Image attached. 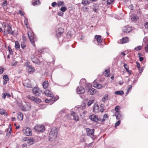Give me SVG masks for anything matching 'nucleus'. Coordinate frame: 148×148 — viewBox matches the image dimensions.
Instances as JSON below:
<instances>
[{"label": "nucleus", "instance_id": "1", "mask_svg": "<svg viewBox=\"0 0 148 148\" xmlns=\"http://www.w3.org/2000/svg\"><path fill=\"white\" fill-rule=\"evenodd\" d=\"M40 53L39 51H36L35 56L31 57V60L33 62L39 64L42 61L43 59L42 58Z\"/></svg>", "mask_w": 148, "mask_h": 148}, {"label": "nucleus", "instance_id": "2", "mask_svg": "<svg viewBox=\"0 0 148 148\" xmlns=\"http://www.w3.org/2000/svg\"><path fill=\"white\" fill-rule=\"evenodd\" d=\"M58 132V130L56 128H53L51 130L49 136V140L52 141L57 138Z\"/></svg>", "mask_w": 148, "mask_h": 148}, {"label": "nucleus", "instance_id": "3", "mask_svg": "<svg viewBox=\"0 0 148 148\" xmlns=\"http://www.w3.org/2000/svg\"><path fill=\"white\" fill-rule=\"evenodd\" d=\"M28 35L32 44L33 46H35L34 42L37 40L36 36L31 30L28 32Z\"/></svg>", "mask_w": 148, "mask_h": 148}, {"label": "nucleus", "instance_id": "4", "mask_svg": "<svg viewBox=\"0 0 148 148\" xmlns=\"http://www.w3.org/2000/svg\"><path fill=\"white\" fill-rule=\"evenodd\" d=\"M34 129L36 131L39 132H43L45 129V127L42 125H36Z\"/></svg>", "mask_w": 148, "mask_h": 148}, {"label": "nucleus", "instance_id": "5", "mask_svg": "<svg viewBox=\"0 0 148 148\" xmlns=\"http://www.w3.org/2000/svg\"><path fill=\"white\" fill-rule=\"evenodd\" d=\"M24 134L26 136H30L32 134L31 129L29 127H25L23 130Z\"/></svg>", "mask_w": 148, "mask_h": 148}, {"label": "nucleus", "instance_id": "6", "mask_svg": "<svg viewBox=\"0 0 148 148\" xmlns=\"http://www.w3.org/2000/svg\"><path fill=\"white\" fill-rule=\"evenodd\" d=\"M27 97L29 99L34 101L36 103H39L41 101V100L38 98L30 95L28 96Z\"/></svg>", "mask_w": 148, "mask_h": 148}, {"label": "nucleus", "instance_id": "7", "mask_svg": "<svg viewBox=\"0 0 148 148\" xmlns=\"http://www.w3.org/2000/svg\"><path fill=\"white\" fill-rule=\"evenodd\" d=\"M32 91L34 94L37 96H39L40 94L41 91L38 88H34Z\"/></svg>", "mask_w": 148, "mask_h": 148}, {"label": "nucleus", "instance_id": "8", "mask_svg": "<svg viewBox=\"0 0 148 148\" xmlns=\"http://www.w3.org/2000/svg\"><path fill=\"white\" fill-rule=\"evenodd\" d=\"M52 98L49 99H46L45 100V101L46 103H49L52 102H53L51 104H52L55 101H57L59 98V97L58 96H56L55 97H51Z\"/></svg>", "mask_w": 148, "mask_h": 148}, {"label": "nucleus", "instance_id": "9", "mask_svg": "<svg viewBox=\"0 0 148 148\" xmlns=\"http://www.w3.org/2000/svg\"><path fill=\"white\" fill-rule=\"evenodd\" d=\"M77 91L78 94H82L85 92V90L84 88L83 87L79 86L77 88Z\"/></svg>", "mask_w": 148, "mask_h": 148}, {"label": "nucleus", "instance_id": "10", "mask_svg": "<svg viewBox=\"0 0 148 148\" xmlns=\"http://www.w3.org/2000/svg\"><path fill=\"white\" fill-rule=\"evenodd\" d=\"M86 131L87 132V135L88 136H93L94 134V129H90L88 128H87L86 129Z\"/></svg>", "mask_w": 148, "mask_h": 148}, {"label": "nucleus", "instance_id": "11", "mask_svg": "<svg viewBox=\"0 0 148 148\" xmlns=\"http://www.w3.org/2000/svg\"><path fill=\"white\" fill-rule=\"evenodd\" d=\"M89 118L92 121L96 122H97L99 121L98 118L97 116L94 114L90 115L89 116Z\"/></svg>", "mask_w": 148, "mask_h": 148}, {"label": "nucleus", "instance_id": "12", "mask_svg": "<svg viewBox=\"0 0 148 148\" xmlns=\"http://www.w3.org/2000/svg\"><path fill=\"white\" fill-rule=\"evenodd\" d=\"M7 32L9 34L12 35L14 33V31L12 30L11 26L9 24H7Z\"/></svg>", "mask_w": 148, "mask_h": 148}, {"label": "nucleus", "instance_id": "13", "mask_svg": "<svg viewBox=\"0 0 148 148\" xmlns=\"http://www.w3.org/2000/svg\"><path fill=\"white\" fill-rule=\"evenodd\" d=\"M71 116H73V119L76 121H77L79 120V117L73 111H71Z\"/></svg>", "mask_w": 148, "mask_h": 148}, {"label": "nucleus", "instance_id": "14", "mask_svg": "<svg viewBox=\"0 0 148 148\" xmlns=\"http://www.w3.org/2000/svg\"><path fill=\"white\" fill-rule=\"evenodd\" d=\"M64 32V30L62 28H59L57 30L56 35L58 37H60Z\"/></svg>", "mask_w": 148, "mask_h": 148}, {"label": "nucleus", "instance_id": "15", "mask_svg": "<svg viewBox=\"0 0 148 148\" xmlns=\"http://www.w3.org/2000/svg\"><path fill=\"white\" fill-rule=\"evenodd\" d=\"M143 42L146 44H147L145 48V50L147 52H148V37H145L143 39Z\"/></svg>", "mask_w": 148, "mask_h": 148}, {"label": "nucleus", "instance_id": "16", "mask_svg": "<svg viewBox=\"0 0 148 148\" xmlns=\"http://www.w3.org/2000/svg\"><path fill=\"white\" fill-rule=\"evenodd\" d=\"M45 95L48 97H54L52 93L49 90H47L44 92Z\"/></svg>", "mask_w": 148, "mask_h": 148}, {"label": "nucleus", "instance_id": "17", "mask_svg": "<svg viewBox=\"0 0 148 148\" xmlns=\"http://www.w3.org/2000/svg\"><path fill=\"white\" fill-rule=\"evenodd\" d=\"M23 85L25 87H26L31 88L32 87L31 82L29 80H26L23 84Z\"/></svg>", "mask_w": 148, "mask_h": 148}, {"label": "nucleus", "instance_id": "18", "mask_svg": "<svg viewBox=\"0 0 148 148\" xmlns=\"http://www.w3.org/2000/svg\"><path fill=\"white\" fill-rule=\"evenodd\" d=\"M93 86L98 89H101L103 87L101 85L99 84L97 82L94 81L93 83Z\"/></svg>", "mask_w": 148, "mask_h": 148}, {"label": "nucleus", "instance_id": "19", "mask_svg": "<svg viewBox=\"0 0 148 148\" xmlns=\"http://www.w3.org/2000/svg\"><path fill=\"white\" fill-rule=\"evenodd\" d=\"M131 30V28L128 26L123 27V31L125 33H128Z\"/></svg>", "mask_w": 148, "mask_h": 148}, {"label": "nucleus", "instance_id": "20", "mask_svg": "<svg viewBox=\"0 0 148 148\" xmlns=\"http://www.w3.org/2000/svg\"><path fill=\"white\" fill-rule=\"evenodd\" d=\"M93 111L95 113H98L99 112V107L97 104H95L93 107Z\"/></svg>", "mask_w": 148, "mask_h": 148}, {"label": "nucleus", "instance_id": "21", "mask_svg": "<svg viewBox=\"0 0 148 148\" xmlns=\"http://www.w3.org/2000/svg\"><path fill=\"white\" fill-rule=\"evenodd\" d=\"M95 38L98 42H101L102 41V39L101 38L100 36L96 35Z\"/></svg>", "mask_w": 148, "mask_h": 148}, {"label": "nucleus", "instance_id": "22", "mask_svg": "<svg viewBox=\"0 0 148 148\" xmlns=\"http://www.w3.org/2000/svg\"><path fill=\"white\" fill-rule=\"evenodd\" d=\"M27 70L28 72L32 73L34 70V69L31 66H27Z\"/></svg>", "mask_w": 148, "mask_h": 148}, {"label": "nucleus", "instance_id": "23", "mask_svg": "<svg viewBox=\"0 0 148 148\" xmlns=\"http://www.w3.org/2000/svg\"><path fill=\"white\" fill-rule=\"evenodd\" d=\"M18 119L20 121L23 120V114L21 112H19L18 114Z\"/></svg>", "mask_w": 148, "mask_h": 148}, {"label": "nucleus", "instance_id": "24", "mask_svg": "<svg viewBox=\"0 0 148 148\" xmlns=\"http://www.w3.org/2000/svg\"><path fill=\"white\" fill-rule=\"evenodd\" d=\"M42 86L44 89L47 88L48 87L49 83L47 81H45L42 84Z\"/></svg>", "mask_w": 148, "mask_h": 148}, {"label": "nucleus", "instance_id": "25", "mask_svg": "<svg viewBox=\"0 0 148 148\" xmlns=\"http://www.w3.org/2000/svg\"><path fill=\"white\" fill-rule=\"evenodd\" d=\"M128 41L127 37L123 38L121 40V43H124L127 42Z\"/></svg>", "mask_w": 148, "mask_h": 148}, {"label": "nucleus", "instance_id": "26", "mask_svg": "<svg viewBox=\"0 0 148 148\" xmlns=\"http://www.w3.org/2000/svg\"><path fill=\"white\" fill-rule=\"evenodd\" d=\"M0 114L1 115L3 114L5 116H7L8 115V114L6 112V111L2 109H0Z\"/></svg>", "mask_w": 148, "mask_h": 148}, {"label": "nucleus", "instance_id": "27", "mask_svg": "<svg viewBox=\"0 0 148 148\" xmlns=\"http://www.w3.org/2000/svg\"><path fill=\"white\" fill-rule=\"evenodd\" d=\"M90 94V95H93L95 94L96 92V90L94 88H92L90 89L89 91Z\"/></svg>", "mask_w": 148, "mask_h": 148}, {"label": "nucleus", "instance_id": "28", "mask_svg": "<svg viewBox=\"0 0 148 148\" xmlns=\"http://www.w3.org/2000/svg\"><path fill=\"white\" fill-rule=\"evenodd\" d=\"M82 3L84 5H87L89 4L90 3L88 0H82Z\"/></svg>", "mask_w": 148, "mask_h": 148}, {"label": "nucleus", "instance_id": "29", "mask_svg": "<svg viewBox=\"0 0 148 148\" xmlns=\"http://www.w3.org/2000/svg\"><path fill=\"white\" fill-rule=\"evenodd\" d=\"M115 115L116 119H120L121 117V115L119 112H116L115 114Z\"/></svg>", "mask_w": 148, "mask_h": 148}, {"label": "nucleus", "instance_id": "30", "mask_svg": "<svg viewBox=\"0 0 148 148\" xmlns=\"http://www.w3.org/2000/svg\"><path fill=\"white\" fill-rule=\"evenodd\" d=\"M95 101V99H90L88 101V103H87V105L88 106H90V105L94 103Z\"/></svg>", "mask_w": 148, "mask_h": 148}, {"label": "nucleus", "instance_id": "31", "mask_svg": "<svg viewBox=\"0 0 148 148\" xmlns=\"http://www.w3.org/2000/svg\"><path fill=\"white\" fill-rule=\"evenodd\" d=\"M114 93L117 95H121L123 94L124 92L123 90L117 91L115 92Z\"/></svg>", "mask_w": 148, "mask_h": 148}, {"label": "nucleus", "instance_id": "32", "mask_svg": "<svg viewBox=\"0 0 148 148\" xmlns=\"http://www.w3.org/2000/svg\"><path fill=\"white\" fill-rule=\"evenodd\" d=\"M86 80L84 79H82L79 82V84L81 85H84L86 84Z\"/></svg>", "mask_w": 148, "mask_h": 148}, {"label": "nucleus", "instance_id": "33", "mask_svg": "<svg viewBox=\"0 0 148 148\" xmlns=\"http://www.w3.org/2000/svg\"><path fill=\"white\" fill-rule=\"evenodd\" d=\"M103 74L104 75L106 76H109L110 75L109 69H106L104 72Z\"/></svg>", "mask_w": 148, "mask_h": 148}, {"label": "nucleus", "instance_id": "34", "mask_svg": "<svg viewBox=\"0 0 148 148\" xmlns=\"http://www.w3.org/2000/svg\"><path fill=\"white\" fill-rule=\"evenodd\" d=\"M92 87V85L91 84H87L86 86V89L87 90H88V91H89V90L91 89V88Z\"/></svg>", "mask_w": 148, "mask_h": 148}, {"label": "nucleus", "instance_id": "35", "mask_svg": "<svg viewBox=\"0 0 148 148\" xmlns=\"http://www.w3.org/2000/svg\"><path fill=\"white\" fill-rule=\"evenodd\" d=\"M15 48L17 50L19 49L20 48V45L18 42L17 41L15 42Z\"/></svg>", "mask_w": 148, "mask_h": 148}, {"label": "nucleus", "instance_id": "36", "mask_svg": "<svg viewBox=\"0 0 148 148\" xmlns=\"http://www.w3.org/2000/svg\"><path fill=\"white\" fill-rule=\"evenodd\" d=\"M57 5L58 7H60L62 5H64V2L63 1H61L60 2H58L57 3Z\"/></svg>", "mask_w": 148, "mask_h": 148}, {"label": "nucleus", "instance_id": "37", "mask_svg": "<svg viewBox=\"0 0 148 148\" xmlns=\"http://www.w3.org/2000/svg\"><path fill=\"white\" fill-rule=\"evenodd\" d=\"M105 105L103 104H101L100 105V111L101 112H103L104 110Z\"/></svg>", "mask_w": 148, "mask_h": 148}, {"label": "nucleus", "instance_id": "38", "mask_svg": "<svg viewBox=\"0 0 148 148\" xmlns=\"http://www.w3.org/2000/svg\"><path fill=\"white\" fill-rule=\"evenodd\" d=\"M131 18L132 21H135L137 19V16L135 14L132 15L131 16Z\"/></svg>", "mask_w": 148, "mask_h": 148}, {"label": "nucleus", "instance_id": "39", "mask_svg": "<svg viewBox=\"0 0 148 148\" xmlns=\"http://www.w3.org/2000/svg\"><path fill=\"white\" fill-rule=\"evenodd\" d=\"M32 4L35 6L36 5L40 4V3L39 0H36L35 1L32 3Z\"/></svg>", "mask_w": 148, "mask_h": 148}, {"label": "nucleus", "instance_id": "40", "mask_svg": "<svg viewBox=\"0 0 148 148\" xmlns=\"http://www.w3.org/2000/svg\"><path fill=\"white\" fill-rule=\"evenodd\" d=\"M108 96L107 95L106 96H104L103 97L102 99V101L103 102H104L105 101L108 100Z\"/></svg>", "mask_w": 148, "mask_h": 148}, {"label": "nucleus", "instance_id": "41", "mask_svg": "<svg viewBox=\"0 0 148 148\" xmlns=\"http://www.w3.org/2000/svg\"><path fill=\"white\" fill-rule=\"evenodd\" d=\"M87 114V111H84L82 113L80 114V116L82 117H84L85 116V115L86 114Z\"/></svg>", "mask_w": 148, "mask_h": 148}, {"label": "nucleus", "instance_id": "42", "mask_svg": "<svg viewBox=\"0 0 148 148\" xmlns=\"http://www.w3.org/2000/svg\"><path fill=\"white\" fill-rule=\"evenodd\" d=\"M28 19L26 18H25V21H24V23L26 26V27L28 28V27L27 26V25L28 24Z\"/></svg>", "mask_w": 148, "mask_h": 148}, {"label": "nucleus", "instance_id": "43", "mask_svg": "<svg viewBox=\"0 0 148 148\" xmlns=\"http://www.w3.org/2000/svg\"><path fill=\"white\" fill-rule=\"evenodd\" d=\"M120 107L118 106H116L115 108V110L116 111V112H119V111L120 109Z\"/></svg>", "mask_w": 148, "mask_h": 148}, {"label": "nucleus", "instance_id": "44", "mask_svg": "<svg viewBox=\"0 0 148 148\" xmlns=\"http://www.w3.org/2000/svg\"><path fill=\"white\" fill-rule=\"evenodd\" d=\"M142 46H138L137 47H135L134 50H135L136 51H139L140 50L142 47Z\"/></svg>", "mask_w": 148, "mask_h": 148}, {"label": "nucleus", "instance_id": "45", "mask_svg": "<svg viewBox=\"0 0 148 148\" xmlns=\"http://www.w3.org/2000/svg\"><path fill=\"white\" fill-rule=\"evenodd\" d=\"M66 9L67 8L66 7L62 6L60 8V10L62 12H64L66 10Z\"/></svg>", "mask_w": 148, "mask_h": 148}, {"label": "nucleus", "instance_id": "46", "mask_svg": "<svg viewBox=\"0 0 148 148\" xmlns=\"http://www.w3.org/2000/svg\"><path fill=\"white\" fill-rule=\"evenodd\" d=\"M7 93L5 92L3 93L2 94V98L4 99H5L6 96H7Z\"/></svg>", "mask_w": 148, "mask_h": 148}, {"label": "nucleus", "instance_id": "47", "mask_svg": "<svg viewBox=\"0 0 148 148\" xmlns=\"http://www.w3.org/2000/svg\"><path fill=\"white\" fill-rule=\"evenodd\" d=\"M3 79L5 81V82H7V81L8 80V75H4L3 77Z\"/></svg>", "mask_w": 148, "mask_h": 148}, {"label": "nucleus", "instance_id": "48", "mask_svg": "<svg viewBox=\"0 0 148 148\" xmlns=\"http://www.w3.org/2000/svg\"><path fill=\"white\" fill-rule=\"evenodd\" d=\"M114 0H108L107 1V4H110L114 2Z\"/></svg>", "mask_w": 148, "mask_h": 148}, {"label": "nucleus", "instance_id": "49", "mask_svg": "<svg viewBox=\"0 0 148 148\" xmlns=\"http://www.w3.org/2000/svg\"><path fill=\"white\" fill-rule=\"evenodd\" d=\"M104 118L103 119V120L102 121H105V119H104V118H107L108 117V115L107 114H105L103 115Z\"/></svg>", "mask_w": 148, "mask_h": 148}, {"label": "nucleus", "instance_id": "50", "mask_svg": "<svg viewBox=\"0 0 148 148\" xmlns=\"http://www.w3.org/2000/svg\"><path fill=\"white\" fill-rule=\"evenodd\" d=\"M120 123V120H119L118 121H117L115 125V127H116L117 126H119Z\"/></svg>", "mask_w": 148, "mask_h": 148}, {"label": "nucleus", "instance_id": "51", "mask_svg": "<svg viewBox=\"0 0 148 148\" xmlns=\"http://www.w3.org/2000/svg\"><path fill=\"white\" fill-rule=\"evenodd\" d=\"M8 49L10 54H13V52L12 51V49L9 47H8Z\"/></svg>", "mask_w": 148, "mask_h": 148}, {"label": "nucleus", "instance_id": "52", "mask_svg": "<svg viewBox=\"0 0 148 148\" xmlns=\"http://www.w3.org/2000/svg\"><path fill=\"white\" fill-rule=\"evenodd\" d=\"M21 47L23 49H24L26 45H25L24 42H23L21 43Z\"/></svg>", "mask_w": 148, "mask_h": 148}, {"label": "nucleus", "instance_id": "53", "mask_svg": "<svg viewBox=\"0 0 148 148\" xmlns=\"http://www.w3.org/2000/svg\"><path fill=\"white\" fill-rule=\"evenodd\" d=\"M132 85H130L129 86V88H128L127 90V92L126 93V94H128V92H129V90L131 89L132 88Z\"/></svg>", "mask_w": 148, "mask_h": 148}, {"label": "nucleus", "instance_id": "54", "mask_svg": "<svg viewBox=\"0 0 148 148\" xmlns=\"http://www.w3.org/2000/svg\"><path fill=\"white\" fill-rule=\"evenodd\" d=\"M2 5L3 6H6L7 5V1H3L2 3Z\"/></svg>", "mask_w": 148, "mask_h": 148}, {"label": "nucleus", "instance_id": "55", "mask_svg": "<svg viewBox=\"0 0 148 148\" xmlns=\"http://www.w3.org/2000/svg\"><path fill=\"white\" fill-rule=\"evenodd\" d=\"M57 4V3L56 2H54L51 4V5L53 7H54Z\"/></svg>", "mask_w": 148, "mask_h": 148}, {"label": "nucleus", "instance_id": "56", "mask_svg": "<svg viewBox=\"0 0 148 148\" xmlns=\"http://www.w3.org/2000/svg\"><path fill=\"white\" fill-rule=\"evenodd\" d=\"M17 64V62H15L14 63L12 62L11 63V65L12 66H16Z\"/></svg>", "mask_w": 148, "mask_h": 148}, {"label": "nucleus", "instance_id": "57", "mask_svg": "<svg viewBox=\"0 0 148 148\" xmlns=\"http://www.w3.org/2000/svg\"><path fill=\"white\" fill-rule=\"evenodd\" d=\"M124 66L126 70H127V69H128L129 68L128 66L126 64H124Z\"/></svg>", "mask_w": 148, "mask_h": 148}, {"label": "nucleus", "instance_id": "58", "mask_svg": "<svg viewBox=\"0 0 148 148\" xmlns=\"http://www.w3.org/2000/svg\"><path fill=\"white\" fill-rule=\"evenodd\" d=\"M144 26L146 28L148 29V22L145 23Z\"/></svg>", "mask_w": 148, "mask_h": 148}, {"label": "nucleus", "instance_id": "59", "mask_svg": "<svg viewBox=\"0 0 148 148\" xmlns=\"http://www.w3.org/2000/svg\"><path fill=\"white\" fill-rule=\"evenodd\" d=\"M58 14L60 16H62L63 14V13L62 12H58Z\"/></svg>", "mask_w": 148, "mask_h": 148}, {"label": "nucleus", "instance_id": "60", "mask_svg": "<svg viewBox=\"0 0 148 148\" xmlns=\"http://www.w3.org/2000/svg\"><path fill=\"white\" fill-rule=\"evenodd\" d=\"M4 70L3 68L0 69V74H2Z\"/></svg>", "mask_w": 148, "mask_h": 148}, {"label": "nucleus", "instance_id": "61", "mask_svg": "<svg viewBox=\"0 0 148 148\" xmlns=\"http://www.w3.org/2000/svg\"><path fill=\"white\" fill-rule=\"evenodd\" d=\"M136 64H137L136 66L138 68V69H139L140 68V64L138 62H136Z\"/></svg>", "mask_w": 148, "mask_h": 148}, {"label": "nucleus", "instance_id": "62", "mask_svg": "<svg viewBox=\"0 0 148 148\" xmlns=\"http://www.w3.org/2000/svg\"><path fill=\"white\" fill-rule=\"evenodd\" d=\"M139 60L140 61H143L144 60V58L143 57L139 56Z\"/></svg>", "mask_w": 148, "mask_h": 148}, {"label": "nucleus", "instance_id": "63", "mask_svg": "<svg viewBox=\"0 0 148 148\" xmlns=\"http://www.w3.org/2000/svg\"><path fill=\"white\" fill-rule=\"evenodd\" d=\"M6 25H7L5 23H3L2 24V26H3V27L5 29Z\"/></svg>", "mask_w": 148, "mask_h": 148}, {"label": "nucleus", "instance_id": "64", "mask_svg": "<svg viewBox=\"0 0 148 148\" xmlns=\"http://www.w3.org/2000/svg\"><path fill=\"white\" fill-rule=\"evenodd\" d=\"M19 12L20 14L21 15L23 16H24V14H23V13L22 12V11L20 10L19 11Z\"/></svg>", "mask_w": 148, "mask_h": 148}]
</instances>
